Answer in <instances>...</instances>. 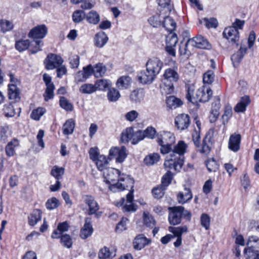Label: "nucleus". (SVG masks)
Here are the masks:
<instances>
[{"label":"nucleus","mask_w":259,"mask_h":259,"mask_svg":"<svg viewBox=\"0 0 259 259\" xmlns=\"http://www.w3.org/2000/svg\"><path fill=\"white\" fill-rule=\"evenodd\" d=\"M103 176L107 183H111L118 180L116 183L111 184L109 187V189L113 192L122 191L126 188H133L134 180L127 175H120L117 169L108 167L104 170Z\"/></svg>","instance_id":"f257e3e1"},{"label":"nucleus","mask_w":259,"mask_h":259,"mask_svg":"<svg viewBox=\"0 0 259 259\" xmlns=\"http://www.w3.org/2000/svg\"><path fill=\"white\" fill-rule=\"evenodd\" d=\"M187 148V144L182 141L173 147L172 152L167 156L164 163V167L167 171H171L172 174L180 171L184 164V154Z\"/></svg>","instance_id":"f03ea898"},{"label":"nucleus","mask_w":259,"mask_h":259,"mask_svg":"<svg viewBox=\"0 0 259 259\" xmlns=\"http://www.w3.org/2000/svg\"><path fill=\"white\" fill-rule=\"evenodd\" d=\"M186 89V98L188 101L194 104H197L198 102H206L210 99L212 95V90L206 85H204L198 89L195 95H194L195 88L193 85H187Z\"/></svg>","instance_id":"7ed1b4c3"},{"label":"nucleus","mask_w":259,"mask_h":259,"mask_svg":"<svg viewBox=\"0 0 259 259\" xmlns=\"http://www.w3.org/2000/svg\"><path fill=\"white\" fill-rule=\"evenodd\" d=\"M163 77V84L161 85L162 92L165 94L174 93V83L177 82L180 78V75L178 72V67L175 66L166 69L164 71Z\"/></svg>","instance_id":"20e7f679"},{"label":"nucleus","mask_w":259,"mask_h":259,"mask_svg":"<svg viewBox=\"0 0 259 259\" xmlns=\"http://www.w3.org/2000/svg\"><path fill=\"white\" fill-rule=\"evenodd\" d=\"M157 143L161 146L160 152L162 154H167L172 152V145L175 142L174 134L168 132H163L158 136Z\"/></svg>","instance_id":"39448f33"},{"label":"nucleus","mask_w":259,"mask_h":259,"mask_svg":"<svg viewBox=\"0 0 259 259\" xmlns=\"http://www.w3.org/2000/svg\"><path fill=\"white\" fill-rule=\"evenodd\" d=\"M223 35L231 46L237 47L239 40V32L236 28L229 26L225 28Z\"/></svg>","instance_id":"423d86ee"},{"label":"nucleus","mask_w":259,"mask_h":259,"mask_svg":"<svg viewBox=\"0 0 259 259\" xmlns=\"http://www.w3.org/2000/svg\"><path fill=\"white\" fill-rule=\"evenodd\" d=\"M127 155L125 147H114L109 150L108 158L109 160L115 159L116 163H122L124 161Z\"/></svg>","instance_id":"0eeeda50"},{"label":"nucleus","mask_w":259,"mask_h":259,"mask_svg":"<svg viewBox=\"0 0 259 259\" xmlns=\"http://www.w3.org/2000/svg\"><path fill=\"white\" fill-rule=\"evenodd\" d=\"M168 209L169 210L168 221L169 223L172 225L180 224L183 207L182 206L169 207Z\"/></svg>","instance_id":"6e6552de"},{"label":"nucleus","mask_w":259,"mask_h":259,"mask_svg":"<svg viewBox=\"0 0 259 259\" xmlns=\"http://www.w3.org/2000/svg\"><path fill=\"white\" fill-rule=\"evenodd\" d=\"M163 66V62L157 57H152L148 60L146 67L156 76L160 72Z\"/></svg>","instance_id":"1a4fd4ad"},{"label":"nucleus","mask_w":259,"mask_h":259,"mask_svg":"<svg viewBox=\"0 0 259 259\" xmlns=\"http://www.w3.org/2000/svg\"><path fill=\"white\" fill-rule=\"evenodd\" d=\"M156 77L157 76L147 68L146 70L140 72L137 75L138 81L142 84H150Z\"/></svg>","instance_id":"9d476101"},{"label":"nucleus","mask_w":259,"mask_h":259,"mask_svg":"<svg viewBox=\"0 0 259 259\" xmlns=\"http://www.w3.org/2000/svg\"><path fill=\"white\" fill-rule=\"evenodd\" d=\"M188 43L193 47L201 49H209L211 45L208 40L201 35H197L195 37L188 39Z\"/></svg>","instance_id":"9b49d317"},{"label":"nucleus","mask_w":259,"mask_h":259,"mask_svg":"<svg viewBox=\"0 0 259 259\" xmlns=\"http://www.w3.org/2000/svg\"><path fill=\"white\" fill-rule=\"evenodd\" d=\"M63 62V60L60 56L54 54H50L48 55L47 59H46V67L47 69L52 70L59 67Z\"/></svg>","instance_id":"f8f14e48"},{"label":"nucleus","mask_w":259,"mask_h":259,"mask_svg":"<svg viewBox=\"0 0 259 259\" xmlns=\"http://www.w3.org/2000/svg\"><path fill=\"white\" fill-rule=\"evenodd\" d=\"M83 200L85 204L88 206V214L92 215L96 214L100 208V206L94 197L91 195H84Z\"/></svg>","instance_id":"ddd939ff"},{"label":"nucleus","mask_w":259,"mask_h":259,"mask_svg":"<svg viewBox=\"0 0 259 259\" xmlns=\"http://www.w3.org/2000/svg\"><path fill=\"white\" fill-rule=\"evenodd\" d=\"M175 123L176 126L179 130H185L190 125V116L189 115L184 113L179 114L175 117Z\"/></svg>","instance_id":"4468645a"},{"label":"nucleus","mask_w":259,"mask_h":259,"mask_svg":"<svg viewBox=\"0 0 259 259\" xmlns=\"http://www.w3.org/2000/svg\"><path fill=\"white\" fill-rule=\"evenodd\" d=\"M48 29L45 25H37L30 30L28 36L34 39H41L46 35Z\"/></svg>","instance_id":"2eb2a0df"},{"label":"nucleus","mask_w":259,"mask_h":259,"mask_svg":"<svg viewBox=\"0 0 259 259\" xmlns=\"http://www.w3.org/2000/svg\"><path fill=\"white\" fill-rule=\"evenodd\" d=\"M188 228L187 226H184L182 227H172L169 228V231L174 234V236L177 237V239L176 242H174V245L177 247L181 245L182 243V234L184 232H187Z\"/></svg>","instance_id":"dca6fc26"},{"label":"nucleus","mask_w":259,"mask_h":259,"mask_svg":"<svg viewBox=\"0 0 259 259\" xmlns=\"http://www.w3.org/2000/svg\"><path fill=\"white\" fill-rule=\"evenodd\" d=\"M92 219L91 218H86L85 223L80 230V236L82 239H86L92 235L93 233V228L91 224Z\"/></svg>","instance_id":"f3484780"},{"label":"nucleus","mask_w":259,"mask_h":259,"mask_svg":"<svg viewBox=\"0 0 259 259\" xmlns=\"http://www.w3.org/2000/svg\"><path fill=\"white\" fill-rule=\"evenodd\" d=\"M169 14L168 12L162 13V17L163 21L162 22V25L168 31L172 32L176 28V23L172 18L167 15Z\"/></svg>","instance_id":"a211bd4d"},{"label":"nucleus","mask_w":259,"mask_h":259,"mask_svg":"<svg viewBox=\"0 0 259 259\" xmlns=\"http://www.w3.org/2000/svg\"><path fill=\"white\" fill-rule=\"evenodd\" d=\"M240 141L241 135L240 134L236 133L232 134L229 139V148L234 152L238 151L240 148Z\"/></svg>","instance_id":"6ab92c4d"},{"label":"nucleus","mask_w":259,"mask_h":259,"mask_svg":"<svg viewBox=\"0 0 259 259\" xmlns=\"http://www.w3.org/2000/svg\"><path fill=\"white\" fill-rule=\"evenodd\" d=\"M134 190L132 189L126 195V203L123 207V210L126 212H135L137 210L136 205L133 202Z\"/></svg>","instance_id":"aec40b11"},{"label":"nucleus","mask_w":259,"mask_h":259,"mask_svg":"<svg viewBox=\"0 0 259 259\" xmlns=\"http://www.w3.org/2000/svg\"><path fill=\"white\" fill-rule=\"evenodd\" d=\"M93 73L94 74V67L89 65L83 68V71H79L76 75V79L77 81H83L86 80Z\"/></svg>","instance_id":"412c9836"},{"label":"nucleus","mask_w":259,"mask_h":259,"mask_svg":"<svg viewBox=\"0 0 259 259\" xmlns=\"http://www.w3.org/2000/svg\"><path fill=\"white\" fill-rule=\"evenodd\" d=\"M150 240L147 239L143 235L140 234L136 237L134 239L133 244L134 248L137 250H141L146 245H148Z\"/></svg>","instance_id":"4be33fe9"},{"label":"nucleus","mask_w":259,"mask_h":259,"mask_svg":"<svg viewBox=\"0 0 259 259\" xmlns=\"http://www.w3.org/2000/svg\"><path fill=\"white\" fill-rule=\"evenodd\" d=\"M19 146V141L16 139H13L9 142L5 147L6 155L9 157L14 156L16 153V150Z\"/></svg>","instance_id":"5701e85b"},{"label":"nucleus","mask_w":259,"mask_h":259,"mask_svg":"<svg viewBox=\"0 0 259 259\" xmlns=\"http://www.w3.org/2000/svg\"><path fill=\"white\" fill-rule=\"evenodd\" d=\"M116 250L114 248L104 246L100 249L98 252V257L100 259H108L114 257L116 255Z\"/></svg>","instance_id":"b1692460"},{"label":"nucleus","mask_w":259,"mask_h":259,"mask_svg":"<svg viewBox=\"0 0 259 259\" xmlns=\"http://www.w3.org/2000/svg\"><path fill=\"white\" fill-rule=\"evenodd\" d=\"M42 212L38 209H34L28 217V223L31 226H35L41 219Z\"/></svg>","instance_id":"393cba45"},{"label":"nucleus","mask_w":259,"mask_h":259,"mask_svg":"<svg viewBox=\"0 0 259 259\" xmlns=\"http://www.w3.org/2000/svg\"><path fill=\"white\" fill-rule=\"evenodd\" d=\"M132 82V78L129 76H122L117 79L116 86L119 90H125L131 85Z\"/></svg>","instance_id":"a878e982"},{"label":"nucleus","mask_w":259,"mask_h":259,"mask_svg":"<svg viewBox=\"0 0 259 259\" xmlns=\"http://www.w3.org/2000/svg\"><path fill=\"white\" fill-rule=\"evenodd\" d=\"M14 28L13 21L6 19L0 20V31L3 33H6L11 31Z\"/></svg>","instance_id":"bb28decb"},{"label":"nucleus","mask_w":259,"mask_h":259,"mask_svg":"<svg viewBox=\"0 0 259 259\" xmlns=\"http://www.w3.org/2000/svg\"><path fill=\"white\" fill-rule=\"evenodd\" d=\"M108 40L107 34L103 31L97 33L95 37V44L97 47L102 48Z\"/></svg>","instance_id":"cd10ccee"},{"label":"nucleus","mask_w":259,"mask_h":259,"mask_svg":"<svg viewBox=\"0 0 259 259\" xmlns=\"http://www.w3.org/2000/svg\"><path fill=\"white\" fill-rule=\"evenodd\" d=\"M8 87L9 98L13 100L14 102L19 101L20 99V91L17 86L14 84H9Z\"/></svg>","instance_id":"c85d7f7f"},{"label":"nucleus","mask_w":259,"mask_h":259,"mask_svg":"<svg viewBox=\"0 0 259 259\" xmlns=\"http://www.w3.org/2000/svg\"><path fill=\"white\" fill-rule=\"evenodd\" d=\"M250 103V99L248 96H245L241 98L240 101L234 107V110L236 112H243L246 110L247 106Z\"/></svg>","instance_id":"c756f323"},{"label":"nucleus","mask_w":259,"mask_h":259,"mask_svg":"<svg viewBox=\"0 0 259 259\" xmlns=\"http://www.w3.org/2000/svg\"><path fill=\"white\" fill-rule=\"evenodd\" d=\"M134 129L129 127L124 130L121 134L120 140L122 143H127L130 140L133 141Z\"/></svg>","instance_id":"7c9ffc66"},{"label":"nucleus","mask_w":259,"mask_h":259,"mask_svg":"<svg viewBox=\"0 0 259 259\" xmlns=\"http://www.w3.org/2000/svg\"><path fill=\"white\" fill-rule=\"evenodd\" d=\"M145 92L141 88L134 90L130 95V99L133 102H139L144 99Z\"/></svg>","instance_id":"2f4dec72"},{"label":"nucleus","mask_w":259,"mask_h":259,"mask_svg":"<svg viewBox=\"0 0 259 259\" xmlns=\"http://www.w3.org/2000/svg\"><path fill=\"white\" fill-rule=\"evenodd\" d=\"M160 13H156L154 15L150 17L148 19V22L149 24L152 26L153 27H158L162 25V21L161 19L162 18V12L160 11Z\"/></svg>","instance_id":"473e14b6"},{"label":"nucleus","mask_w":259,"mask_h":259,"mask_svg":"<svg viewBox=\"0 0 259 259\" xmlns=\"http://www.w3.org/2000/svg\"><path fill=\"white\" fill-rule=\"evenodd\" d=\"M192 198L189 189L185 188L184 192H180L178 195V200L180 203L184 204Z\"/></svg>","instance_id":"72a5a7b5"},{"label":"nucleus","mask_w":259,"mask_h":259,"mask_svg":"<svg viewBox=\"0 0 259 259\" xmlns=\"http://www.w3.org/2000/svg\"><path fill=\"white\" fill-rule=\"evenodd\" d=\"M166 104L170 109H176L183 104L182 101L175 96H169L166 99Z\"/></svg>","instance_id":"f704fd0d"},{"label":"nucleus","mask_w":259,"mask_h":259,"mask_svg":"<svg viewBox=\"0 0 259 259\" xmlns=\"http://www.w3.org/2000/svg\"><path fill=\"white\" fill-rule=\"evenodd\" d=\"M109 159H108L105 155H100L96 159V164L99 170L102 171L107 169L106 166L109 163Z\"/></svg>","instance_id":"c9c22d12"},{"label":"nucleus","mask_w":259,"mask_h":259,"mask_svg":"<svg viewBox=\"0 0 259 259\" xmlns=\"http://www.w3.org/2000/svg\"><path fill=\"white\" fill-rule=\"evenodd\" d=\"M75 122L73 119H69L66 120L62 127L63 134L66 135L71 134L73 132Z\"/></svg>","instance_id":"e433bc0d"},{"label":"nucleus","mask_w":259,"mask_h":259,"mask_svg":"<svg viewBox=\"0 0 259 259\" xmlns=\"http://www.w3.org/2000/svg\"><path fill=\"white\" fill-rule=\"evenodd\" d=\"M97 91L95 84L84 83L79 88V92L82 94H91Z\"/></svg>","instance_id":"4c0bfd02"},{"label":"nucleus","mask_w":259,"mask_h":259,"mask_svg":"<svg viewBox=\"0 0 259 259\" xmlns=\"http://www.w3.org/2000/svg\"><path fill=\"white\" fill-rule=\"evenodd\" d=\"M160 159L158 153H152L147 156L144 160V163L148 165H152L157 163Z\"/></svg>","instance_id":"58836bf2"},{"label":"nucleus","mask_w":259,"mask_h":259,"mask_svg":"<svg viewBox=\"0 0 259 259\" xmlns=\"http://www.w3.org/2000/svg\"><path fill=\"white\" fill-rule=\"evenodd\" d=\"M144 224L147 227L153 228L155 225V221L153 216L148 212H144L143 215Z\"/></svg>","instance_id":"ea45409f"},{"label":"nucleus","mask_w":259,"mask_h":259,"mask_svg":"<svg viewBox=\"0 0 259 259\" xmlns=\"http://www.w3.org/2000/svg\"><path fill=\"white\" fill-rule=\"evenodd\" d=\"M210 137L206 135L203 140L202 147L199 150L200 152L206 155L208 154L210 151Z\"/></svg>","instance_id":"a19ab883"},{"label":"nucleus","mask_w":259,"mask_h":259,"mask_svg":"<svg viewBox=\"0 0 259 259\" xmlns=\"http://www.w3.org/2000/svg\"><path fill=\"white\" fill-rule=\"evenodd\" d=\"M29 46L30 41L28 39H20L16 41L15 43V48L20 52L27 50Z\"/></svg>","instance_id":"79ce46f5"},{"label":"nucleus","mask_w":259,"mask_h":259,"mask_svg":"<svg viewBox=\"0 0 259 259\" xmlns=\"http://www.w3.org/2000/svg\"><path fill=\"white\" fill-rule=\"evenodd\" d=\"M120 97V94L118 90L115 88H110L107 93L108 99L110 102H116Z\"/></svg>","instance_id":"37998d69"},{"label":"nucleus","mask_w":259,"mask_h":259,"mask_svg":"<svg viewBox=\"0 0 259 259\" xmlns=\"http://www.w3.org/2000/svg\"><path fill=\"white\" fill-rule=\"evenodd\" d=\"M247 51L246 47H240L239 50L235 54H233L231 57L232 62L235 61L239 62L243 58L244 55Z\"/></svg>","instance_id":"c03bdc74"},{"label":"nucleus","mask_w":259,"mask_h":259,"mask_svg":"<svg viewBox=\"0 0 259 259\" xmlns=\"http://www.w3.org/2000/svg\"><path fill=\"white\" fill-rule=\"evenodd\" d=\"M106 70V66L102 63L97 64L94 67V75L96 77H102Z\"/></svg>","instance_id":"a18cd8bd"},{"label":"nucleus","mask_w":259,"mask_h":259,"mask_svg":"<svg viewBox=\"0 0 259 259\" xmlns=\"http://www.w3.org/2000/svg\"><path fill=\"white\" fill-rule=\"evenodd\" d=\"M97 90H104L111 85V82L109 80L101 79L97 80L95 82Z\"/></svg>","instance_id":"49530a36"},{"label":"nucleus","mask_w":259,"mask_h":259,"mask_svg":"<svg viewBox=\"0 0 259 259\" xmlns=\"http://www.w3.org/2000/svg\"><path fill=\"white\" fill-rule=\"evenodd\" d=\"M157 2L162 10L160 11L170 13L172 10V6L170 5V0H156Z\"/></svg>","instance_id":"de8ad7c7"},{"label":"nucleus","mask_w":259,"mask_h":259,"mask_svg":"<svg viewBox=\"0 0 259 259\" xmlns=\"http://www.w3.org/2000/svg\"><path fill=\"white\" fill-rule=\"evenodd\" d=\"M87 21L92 24H97L100 20L99 15L95 11H92L89 12L87 15Z\"/></svg>","instance_id":"09e8293b"},{"label":"nucleus","mask_w":259,"mask_h":259,"mask_svg":"<svg viewBox=\"0 0 259 259\" xmlns=\"http://www.w3.org/2000/svg\"><path fill=\"white\" fill-rule=\"evenodd\" d=\"M10 136L11 133L9 127L8 126L2 127L0 131V139L1 142L5 143Z\"/></svg>","instance_id":"8fccbe9b"},{"label":"nucleus","mask_w":259,"mask_h":259,"mask_svg":"<svg viewBox=\"0 0 259 259\" xmlns=\"http://www.w3.org/2000/svg\"><path fill=\"white\" fill-rule=\"evenodd\" d=\"M55 89V87L54 84L46 85V91L44 94V99L46 101H48L49 100L53 98Z\"/></svg>","instance_id":"3c124183"},{"label":"nucleus","mask_w":259,"mask_h":259,"mask_svg":"<svg viewBox=\"0 0 259 259\" xmlns=\"http://www.w3.org/2000/svg\"><path fill=\"white\" fill-rule=\"evenodd\" d=\"M251 247H247L243 250L244 256L246 259H254L255 256L258 253V251Z\"/></svg>","instance_id":"603ef678"},{"label":"nucleus","mask_w":259,"mask_h":259,"mask_svg":"<svg viewBox=\"0 0 259 259\" xmlns=\"http://www.w3.org/2000/svg\"><path fill=\"white\" fill-rule=\"evenodd\" d=\"M3 111L4 115L7 117H12L16 114L14 107L11 103L5 104L4 106Z\"/></svg>","instance_id":"864d4df0"},{"label":"nucleus","mask_w":259,"mask_h":259,"mask_svg":"<svg viewBox=\"0 0 259 259\" xmlns=\"http://www.w3.org/2000/svg\"><path fill=\"white\" fill-rule=\"evenodd\" d=\"M178 39L176 33L170 32L166 37V46L175 47Z\"/></svg>","instance_id":"5fc2aeb1"},{"label":"nucleus","mask_w":259,"mask_h":259,"mask_svg":"<svg viewBox=\"0 0 259 259\" xmlns=\"http://www.w3.org/2000/svg\"><path fill=\"white\" fill-rule=\"evenodd\" d=\"M214 79V74L212 70H208L203 74V81L204 85L210 84L213 82Z\"/></svg>","instance_id":"6e6d98bb"},{"label":"nucleus","mask_w":259,"mask_h":259,"mask_svg":"<svg viewBox=\"0 0 259 259\" xmlns=\"http://www.w3.org/2000/svg\"><path fill=\"white\" fill-rule=\"evenodd\" d=\"M247 245L248 247H251L255 249L259 248V238L254 235L249 236Z\"/></svg>","instance_id":"4d7b16f0"},{"label":"nucleus","mask_w":259,"mask_h":259,"mask_svg":"<svg viewBox=\"0 0 259 259\" xmlns=\"http://www.w3.org/2000/svg\"><path fill=\"white\" fill-rule=\"evenodd\" d=\"M45 112L46 109L45 108L41 107L37 108L32 111L31 117L33 119L38 120Z\"/></svg>","instance_id":"13d9d810"},{"label":"nucleus","mask_w":259,"mask_h":259,"mask_svg":"<svg viewBox=\"0 0 259 259\" xmlns=\"http://www.w3.org/2000/svg\"><path fill=\"white\" fill-rule=\"evenodd\" d=\"M80 57L78 55L72 54L69 58L70 67L74 69L78 68L79 65Z\"/></svg>","instance_id":"bf43d9fd"},{"label":"nucleus","mask_w":259,"mask_h":259,"mask_svg":"<svg viewBox=\"0 0 259 259\" xmlns=\"http://www.w3.org/2000/svg\"><path fill=\"white\" fill-rule=\"evenodd\" d=\"M59 200L55 197L49 199L46 203V206L48 209L52 210L56 208L59 205Z\"/></svg>","instance_id":"052dcab7"},{"label":"nucleus","mask_w":259,"mask_h":259,"mask_svg":"<svg viewBox=\"0 0 259 259\" xmlns=\"http://www.w3.org/2000/svg\"><path fill=\"white\" fill-rule=\"evenodd\" d=\"M200 223L202 227L205 230H208L210 227V218L206 213H202L200 217Z\"/></svg>","instance_id":"680f3d73"},{"label":"nucleus","mask_w":259,"mask_h":259,"mask_svg":"<svg viewBox=\"0 0 259 259\" xmlns=\"http://www.w3.org/2000/svg\"><path fill=\"white\" fill-rule=\"evenodd\" d=\"M232 115V107L228 105L226 106L225 108L224 113L222 115L223 123L225 124Z\"/></svg>","instance_id":"e2e57ef3"},{"label":"nucleus","mask_w":259,"mask_h":259,"mask_svg":"<svg viewBox=\"0 0 259 259\" xmlns=\"http://www.w3.org/2000/svg\"><path fill=\"white\" fill-rule=\"evenodd\" d=\"M64 170L63 168H59L55 166L52 169L51 174L57 180L61 178L62 176L64 174Z\"/></svg>","instance_id":"0e129e2a"},{"label":"nucleus","mask_w":259,"mask_h":259,"mask_svg":"<svg viewBox=\"0 0 259 259\" xmlns=\"http://www.w3.org/2000/svg\"><path fill=\"white\" fill-rule=\"evenodd\" d=\"M172 174L171 171H167V172L163 176L161 181V186L165 188L168 186L172 180Z\"/></svg>","instance_id":"69168bd1"},{"label":"nucleus","mask_w":259,"mask_h":259,"mask_svg":"<svg viewBox=\"0 0 259 259\" xmlns=\"http://www.w3.org/2000/svg\"><path fill=\"white\" fill-rule=\"evenodd\" d=\"M60 106L67 111H71L73 108L72 105L64 97H61L60 99Z\"/></svg>","instance_id":"338daca9"},{"label":"nucleus","mask_w":259,"mask_h":259,"mask_svg":"<svg viewBox=\"0 0 259 259\" xmlns=\"http://www.w3.org/2000/svg\"><path fill=\"white\" fill-rule=\"evenodd\" d=\"M206 166L209 172L215 171L218 168L217 161L213 159H208L206 162Z\"/></svg>","instance_id":"774afa93"}]
</instances>
